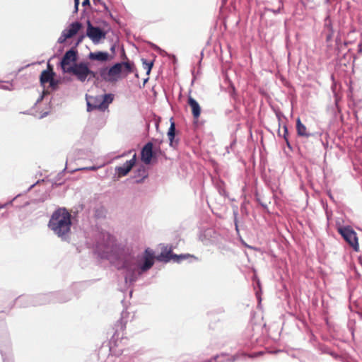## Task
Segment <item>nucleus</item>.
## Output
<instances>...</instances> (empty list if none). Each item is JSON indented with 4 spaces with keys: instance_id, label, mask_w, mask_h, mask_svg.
<instances>
[{
    "instance_id": "6",
    "label": "nucleus",
    "mask_w": 362,
    "mask_h": 362,
    "mask_svg": "<svg viewBox=\"0 0 362 362\" xmlns=\"http://www.w3.org/2000/svg\"><path fill=\"white\" fill-rule=\"evenodd\" d=\"M87 36L93 40V42H98L105 35L103 30L98 27H94L91 23L88 22Z\"/></svg>"
},
{
    "instance_id": "14",
    "label": "nucleus",
    "mask_w": 362,
    "mask_h": 362,
    "mask_svg": "<svg viewBox=\"0 0 362 362\" xmlns=\"http://www.w3.org/2000/svg\"><path fill=\"white\" fill-rule=\"evenodd\" d=\"M173 255L174 254H173L171 248L168 249V247H165L157 257V259L160 262H168L170 259H173Z\"/></svg>"
},
{
    "instance_id": "24",
    "label": "nucleus",
    "mask_w": 362,
    "mask_h": 362,
    "mask_svg": "<svg viewBox=\"0 0 362 362\" xmlns=\"http://www.w3.org/2000/svg\"><path fill=\"white\" fill-rule=\"evenodd\" d=\"M144 69H146V72L148 74L151 71V69L153 66V62H147L146 61L144 62Z\"/></svg>"
},
{
    "instance_id": "9",
    "label": "nucleus",
    "mask_w": 362,
    "mask_h": 362,
    "mask_svg": "<svg viewBox=\"0 0 362 362\" xmlns=\"http://www.w3.org/2000/svg\"><path fill=\"white\" fill-rule=\"evenodd\" d=\"M54 73L53 72L52 66L48 64L47 69L44 70L40 74V81L41 84L44 85L49 83L50 86H53L54 85Z\"/></svg>"
},
{
    "instance_id": "20",
    "label": "nucleus",
    "mask_w": 362,
    "mask_h": 362,
    "mask_svg": "<svg viewBox=\"0 0 362 362\" xmlns=\"http://www.w3.org/2000/svg\"><path fill=\"white\" fill-rule=\"evenodd\" d=\"M93 1L94 5L98 6V8L96 9L98 11L102 12L107 10V7L106 6L105 4L101 0H93Z\"/></svg>"
},
{
    "instance_id": "19",
    "label": "nucleus",
    "mask_w": 362,
    "mask_h": 362,
    "mask_svg": "<svg viewBox=\"0 0 362 362\" xmlns=\"http://www.w3.org/2000/svg\"><path fill=\"white\" fill-rule=\"evenodd\" d=\"M175 136V124L173 122H171L170 127V128L168 129V139H169V141H170V145L171 146H174V141L173 140H174Z\"/></svg>"
},
{
    "instance_id": "7",
    "label": "nucleus",
    "mask_w": 362,
    "mask_h": 362,
    "mask_svg": "<svg viewBox=\"0 0 362 362\" xmlns=\"http://www.w3.org/2000/svg\"><path fill=\"white\" fill-rule=\"evenodd\" d=\"M81 23L79 22L71 23L68 28L62 32V37L59 39V42H63L65 40L74 36L81 28Z\"/></svg>"
},
{
    "instance_id": "8",
    "label": "nucleus",
    "mask_w": 362,
    "mask_h": 362,
    "mask_svg": "<svg viewBox=\"0 0 362 362\" xmlns=\"http://www.w3.org/2000/svg\"><path fill=\"white\" fill-rule=\"evenodd\" d=\"M136 160V154L134 153L131 160H127L122 166L117 167L115 170L118 175V177H121L127 175L135 165Z\"/></svg>"
},
{
    "instance_id": "21",
    "label": "nucleus",
    "mask_w": 362,
    "mask_h": 362,
    "mask_svg": "<svg viewBox=\"0 0 362 362\" xmlns=\"http://www.w3.org/2000/svg\"><path fill=\"white\" fill-rule=\"evenodd\" d=\"M107 238V243H106V247L107 248H113V247L115 246V240L114 238V237H112V235H110L109 233H107L105 235H104V238Z\"/></svg>"
},
{
    "instance_id": "2",
    "label": "nucleus",
    "mask_w": 362,
    "mask_h": 362,
    "mask_svg": "<svg viewBox=\"0 0 362 362\" xmlns=\"http://www.w3.org/2000/svg\"><path fill=\"white\" fill-rule=\"evenodd\" d=\"M66 73L73 74L81 82H84L86 79L90 80L95 77V73L89 69L87 63L84 62L74 64L72 66H69V68L66 69Z\"/></svg>"
},
{
    "instance_id": "23",
    "label": "nucleus",
    "mask_w": 362,
    "mask_h": 362,
    "mask_svg": "<svg viewBox=\"0 0 362 362\" xmlns=\"http://www.w3.org/2000/svg\"><path fill=\"white\" fill-rule=\"evenodd\" d=\"M139 173L141 174V175L142 176V179L139 180H136V182H141L144 178H146L147 177V172H146V170L145 169V168H141L139 170Z\"/></svg>"
},
{
    "instance_id": "5",
    "label": "nucleus",
    "mask_w": 362,
    "mask_h": 362,
    "mask_svg": "<svg viewBox=\"0 0 362 362\" xmlns=\"http://www.w3.org/2000/svg\"><path fill=\"white\" fill-rule=\"evenodd\" d=\"M77 60V52L74 49H71L68 50L65 54L64 55L62 62L61 66L64 72H66V69L69 68V66H72L71 64L75 62Z\"/></svg>"
},
{
    "instance_id": "22",
    "label": "nucleus",
    "mask_w": 362,
    "mask_h": 362,
    "mask_svg": "<svg viewBox=\"0 0 362 362\" xmlns=\"http://www.w3.org/2000/svg\"><path fill=\"white\" fill-rule=\"evenodd\" d=\"M189 257H191L190 255H174L173 256V259L177 262H180L182 260L186 259Z\"/></svg>"
},
{
    "instance_id": "27",
    "label": "nucleus",
    "mask_w": 362,
    "mask_h": 362,
    "mask_svg": "<svg viewBox=\"0 0 362 362\" xmlns=\"http://www.w3.org/2000/svg\"><path fill=\"white\" fill-rule=\"evenodd\" d=\"M74 4H75V8H76V11H78V5H79V1H74Z\"/></svg>"
},
{
    "instance_id": "25",
    "label": "nucleus",
    "mask_w": 362,
    "mask_h": 362,
    "mask_svg": "<svg viewBox=\"0 0 362 362\" xmlns=\"http://www.w3.org/2000/svg\"><path fill=\"white\" fill-rule=\"evenodd\" d=\"M287 134H288V129H287V127L286 126H284V138L285 139V140L288 143V139L286 137Z\"/></svg>"
},
{
    "instance_id": "15",
    "label": "nucleus",
    "mask_w": 362,
    "mask_h": 362,
    "mask_svg": "<svg viewBox=\"0 0 362 362\" xmlns=\"http://www.w3.org/2000/svg\"><path fill=\"white\" fill-rule=\"evenodd\" d=\"M296 131L299 136L308 138L310 136V134L307 131L306 127L301 122L299 117L296 119Z\"/></svg>"
},
{
    "instance_id": "18",
    "label": "nucleus",
    "mask_w": 362,
    "mask_h": 362,
    "mask_svg": "<svg viewBox=\"0 0 362 362\" xmlns=\"http://www.w3.org/2000/svg\"><path fill=\"white\" fill-rule=\"evenodd\" d=\"M122 65V73H124L125 74H128L130 73H132L134 71V65L132 62H126L120 63Z\"/></svg>"
},
{
    "instance_id": "13",
    "label": "nucleus",
    "mask_w": 362,
    "mask_h": 362,
    "mask_svg": "<svg viewBox=\"0 0 362 362\" xmlns=\"http://www.w3.org/2000/svg\"><path fill=\"white\" fill-rule=\"evenodd\" d=\"M187 104L191 108L193 117L197 119L201 115V107L199 104L190 95H188Z\"/></svg>"
},
{
    "instance_id": "11",
    "label": "nucleus",
    "mask_w": 362,
    "mask_h": 362,
    "mask_svg": "<svg viewBox=\"0 0 362 362\" xmlns=\"http://www.w3.org/2000/svg\"><path fill=\"white\" fill-rule=\"evenodd\" d=\"M154 264V255L150 249H146L144 254V263L141 267V272L148 270Z\"/></svg>"
},
{
    "instance_id": "4",
    "label": "nucleus",
    "mask_w": 362,
    "mask_h": 362,
    "mask_svg": "<svg viewBox=\"0 0 362 362\" xmlns=\"http://www.w3.org/2000/svg\"><path fill=\"white\" fill-rule=\"evenodd\" d=\"M122 73V65L119 63H117L109 69H103L100 75L105 81L112 82L117 81Z\"/></svg>"
},
{
    "instance_id": "17",
    "label": "nucleus",
    "mask_w": 362,
    "mask_h": 362,
    "mask_svg": "<svg viewBox=\"0 0 362 362\" xmlns=\"http://www.w3.org/2000/svg\"><path fill=\"white\" fill-rule=\"evenodd\" d=\"M102 102V106L105 110L109 104H110L113 100V95L112 94H105L103 95H99Z\"/></svg>"
},
{
    "instance_id": "12",
    "label": "nucleus",
    "mask_w": 362,
    "mask_h": 362,
    "mask_svg": "<svg viewBox=\"0 0 362 362\" xmlns=\"http://www.w3.org/2000/svg\"><path fill=\"white\" fill-rule=\"evenodd\" d=\"M87 110L88 111H92L93 110L104 111L100 96H91L89 98L87 101Z\"/></svg>"
},
{
    "instance_id": "1",
    "label": "nucleus",
    "mask_w": 362,
    "mask_h": 362,
    "mask_svg": "<svg viewBox=\"0 0 362 362\" xmlns=\"http://www.w3.org/2000/svg\"><path fill=\"white\" fill-rule=\"evenodd\" d=\"M71 215L65 208L54 211L49 221L48 228L62 240H66L71 233Z\"/></svg>"
},
{
    "instance_id": "26",
    "label": "nucleus",
    "mask_w": 362,
    "mask_h": 362,
    "mask_svg": "<svg viewBox=\"0 0 362 362\" xmlns=\"http://www.w3.org/2000/svg\"><path fill=\"white\" fill-rule=\"evenodd\" d=\"M89 4H90V0H83L82 2V5L83 6H86V5H89Z\"/></svg>"
},
{
    "instance_id": "28",
    "label": "nucleus",
    "mask_w": 362,
    "mask_h": 362,
    "mask_svg": "<svg viewBox=\"0 0 362 362\" xmlns=\"http://www.w3.org/2000/svg\"><path fill=\"white\" fill-rule=\"evenodd\" d=\"M358 52H359L360 53H362V44H360V45H358Z\"/></svg>"
},
{
    "instance_id": "16",
    "label": "nucleus",
    "mask_w": 362,
    "mask_h": 362,
    "mask_svg": "<svg viewBox=\"0 0 362 362\" xmlns=\"http://www.w3.org/2000/svg\"><path fill=\"white\" fill-rule=\"evenodd\" d=\"M108 53L104 52H90L88 56L90 59L96 60L99 62L107 61L108 59Z\"/></svg>"
},
{
    "instance_id": "10",
    "label": "nucleus",
    "mask_w": 362,
    "mask_h": 362,
    "mask_svg": "<svg viewBox=\"0 0 362 362\" xmlns=\"http://www.w3.org/2000/svg\"><path fill=\"white\" fill-rule=\"evenodd\" d=\"M153 156V144L148 142L141 149V159L145 164H149Z\"/></svg>"
},
{
    "instance_id": "3",
    "label": "nucleus",
    "mask_w": 362,
    "mask_h": 362,
    "mask_svg": "<svg viewBox=\"0 0 362 362\" xmlns=\"http://www.w3.org/2000/svg\"><path fill=\"white\" fill-rule=\"evenodd\" d=\"M338 232L355 251H358V237L356 233L351 227L339 228Z\"/></svg>"
}]
</instances>
